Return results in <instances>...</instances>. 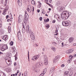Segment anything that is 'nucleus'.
<instances>
[{
  "instance_id": "f257e3e1",
  "label": "nucleus",
  "mask_w": 76,
  "mask_h": 76,
  "mask_svg": "<svg viewBox=\"0 0 76 76\" xmlns=\"http://www.w3.org/2000/svg\"><path fill=\"white\" fill-rule=\"evenodd\" d=\"M70 15H72V13L70 12H68L66 11L63 12L61 15V18L64 20L67 19L70 16Z\"/></svg>"
},
{
  "instance_id": "f03ea898",
  "label": "nucleus",
  "mask_w": 76,
  "mask_h": 76,
  "mask_svg": "<svg viewBox=\"0 0 76 76\" xmlns=\"http://www.w3.org/2000/svg\"><path fill=\"white\" fill-rule=\"evenodd\" d=\"M26 31L27 33H30V37L32 39H35V36H34V34L32 31H30L29 28H26Z\"/></svg>"
},
{
  "instance_id": "7ed1b4c3",
  "label": "nucleus",
  "mask_w": 76,
  "mask_h": 76,
  "mask_svg": "<svg viewBox=\"0 0 76 76\" xmlns=\"http://www.w3.org/2000/svg\"><path fill=\"white\" fill-rule=\"evenodd\" d=\"M68 71H66L64 72V76H72L73 73L71 71L70 69H68Z\"/></svg>"
},
{
  "instance_id": "20e7f679",
  "label": "nucleus",
  "mask_w": 76,
  "mask_h": 76,
  "mask_svg": "<svg viewBox=\"0 0 76 76\" xmlns=\"http://www.w3.org/2000/svg\"><path fill=\"white\" fill-rule=\"evenodd\" d=\"M60 55H58L56 57H55V58L53 59V63H56V62H57L59 60V59H60Z\"/></svg>"
},
{
  "instance_id": "39448f33",
  "label": "nucleus",
  "mask_w": 76,
  "mask_h": 76,
  "mask_svg": "<svg viewBox=\"0 0 76 76\" xmlns=\"http://www.w3.org/2000/svg\"><path fill=\"white\" fill-rule=\"evenodd\" d=\"M28 17L29 16L28 14H25V16H24V23L25 24L27 23L28 21Z\"/></svg>"
},
{
  "instance_id": "423d86ee",
  "label": "nucleus",
  "mask_w": 76,
  "mask_h": 76,
  "mask_svg": "<svg viewBox=\"0 0 76 76\" xmlns=\"http://www.w3.org/2000/svg\"><path fill=\"white\" fill-rule=\"evenodd\" d=\"M62 24L63 26H67L69 25V23L67 21H63L62 23Z\"/></svg>"
},
{
  "instance_id": "0eeeda50",
  "label": "nucleus",
  "mask_w": 76,
  "mask_h": 76,
  "mask_svg": "<svg viewBox=\"0 0 76 76\" xmlns=\"http://www.w3.org/2000/svg\"><path fill=\"white\" fill-rule=\"evenodd\" d=\"M22 19H23V16H22V15H20L18 17V22L19 23H20L22 21Z\"/></svg>"
},
{
  "instance_id": "6e6552de",
  "label": "nucleus",
  "mask_w": 76,
  "mask_h": 76,
  "mask_svg": "<svg viewBox=\"0 0 76 76\" xmlns=\"http://www.w3.org/2000/svg\"><path fill=\"white\" fill-rule=\"evenodd\" d=\"M31 5H28V8L27 9V10L30 13L31 12Z\"/></svg>"
},
{
  "instance_id": "1a4fd4ad",
  "label": "nucleus",
  "mask_w": 76,
  "mask_h": 76,
  "mask_svg": "<svg viewBox=\"0 0 76 76\" xmlns=\"http://www.w3.org/2000/svg\"><path fill=\"white\" fill-rule=\"evenodd\" d=\"M3 39L4 40V41H6V40H7V39H8L7 36V35H5L3 37Z\"/></svg>"
},
{
  "instance_id": "9d476101",
  "label": "nucleus",
  "mask_w": 76,
  "mask_h": 76,
  "mask_svg": "<svg viewBox=\"0 0 76 76\" xmlns=\"http://www.w3.org/2000/svg\"><path fill=\"white\" fill-rule=\"evenodd\" d=\"M3 47H4V49L5 50H7L8 49V47H7V45H3Z\"/></svg>"
},
{
  "instance_id": "9b49d317",
  "label": "nucleus",
  "mask_w": 76,
  "mask_h": 76,
  "mask_svg": "<svg viewBox=\"0 0 76 76\" xmlns=\"http://www.w3.org/2000/svg\"><path fill=\"white\" fill-rule=\"evenodd\" d=\"M20 0H18V3L19 6H22V0H20Z\"/></svg>"
},
{
  "instance_id": "f8f14e48",
  "label": "nucleus",
  "mask_w": 76,
  "mask_h": 76,
  "mask_svg": "<svg viewBox=\"0 0 76 76\" xmlns=\"http://www.w3.org/2000/svg\"><path fill=\"white\" fill-rule=\"evenodd\" d=\"M18 38H21V37H22V35H21V34L20 31H19L18 33Z\"/></svg>"
},
{
  "instance_id": "ddd939ff",
  "label": "nucleus",
  "mask_w": 76,
  "mask_h": 76,
  "mask_svg": "<svg viewBox=\"0 0 76 76\" xmlns=\"http://www.w3.org/2000/svg\"><path fill=\"white\" fill-rule=\"evenodd\" d=\"M74 39V38L73 37H71L69 38V42H73V40Z\"/></svg>"
},
{
  "instance_id": "4468645a",
  "label": "nucleus",
  "mask_w": 76,
  "mask_h": 76,
  "mask_svg": "<svg viewBox=\"0 0 76 76\" xmlns=\"http://www.w3.org/2000/svg\"><path fill=\"white\" fill-rule=\"evenodd\" d=\"M57 9L58 10V12H61V9H61V7L60 6L58 7L57 8Z\"/></svg>"
},
{
  "instance_id": "2eb2a0df",
  "label": "nucleus",
  "mask_w": 76,
  "mask_h": 76,
  "mask_svg": "<svg viewBox=\"0 0 76 76\" xmlns=\"http://www.w3.org/2000/svg\"><path fill=\"white\" fill-rule=\"evenodd\" d=\"M55 70V67H53L51 69L50 72L51 73H52V72Z\"/></svg>"
},
{
  "instance_id": "dca6fc26",
  "label": "nucleus",
  "mask_w": 76,
  "mask_h": 76,
  "mask_svg": "<svg viewBox=\"0 0 76 76\" xmlns=\"http://www.w3.org/2000/svg\"><path fill=\"white\" fill-rule=\"evenodd\" d=\"M32 60H33L34 61H35V60H37V57H36L35 56H34L32 58Z\"/></svg>"
},
{
  "instance_id": "f3484780",
  "label": "nucleus",
  "mask_w": 76,
  "mask_h": 76,
  "mask_svg": "<svg viewBox=\"0 0 76 76\" xmlns=\"http://www.w3.org/2000/svg\"><path fill=\"white\" fill-rule=\"evenodd\" d=\"M44 61H48V58H47V56L45 55L44 56Z\"/></svg>"
},
{
  "instance_id": "a211bd4d",
  "label": "nucleus",
  "mask_w": 76,
  "mask_h": 76,
  "mask_svg": "<svg viewBox=\"0 0 76 76\" xmlns=\"http://www.w3.org/2000/svg\"><path fill=\"white\" fill-rule=\"evenodd\" d=\"M44 63L45 66L48 64V61H44Z\"/></svg>"
},
{
  "instance_id": "6ab92c4d",
  "label": "nucleus",
  "mask_w": 76,
  "mask_h": 76,
  "mask_svg": "<svg viewBox=\"0 0 76 76\" xmlns=\"http://www.w3.org/2000/svg\"><path fill=\"white\" fill-rule=\"evenodd\" d=\"M31 3L32 4H33V5H36V4H35V1L34 0L31 1Z\"/></svg>"
},
{
  "instance_id": "aec40b11",
  "label": "nucleus",
  "mask_w": 76,
  "mask_h": 76,
  "mask_svg": "<svg viewBox=\"0 0 76 76\" xmlns=\"http://www.w3.org/2000/svg\"><path fill=\"white\" fill-rule=\"evenodd\" d=\"M25 31H26L25 28L23 27V28L22 29V32L23 34V33H25Z\"/></svg>"
},
{
  "instance_id": "412c9836",
  "label": "nucleus",
  "mask_w": 76,
  "mask_h": 76,
  "mask_svg": "<svg viewBox=\"0 0 76 76\" xmlns=\"http://www.w3.org/2000/svg\"><path fill=\"white\" fill-rule=\"evenodd\" d=\"M43 72L44 73V74H45V73H46V72H47V69H44Z\"/></svg>"
},
{
  "instance_id": "4be33fe9",
  "label": "nucleus",
  "mask_w": 76,
  "mask_h": 76,
  "mask_svg": "<svg viewBox=\"0 0 76 76\" xmlns=\"http://www.w3.org/2000/svg\"><path fill=\"white\" fill-rule=\"evenodd\" d=\"M46 27L47 28V29L49 28H50V25L48 24H46Z\"/></svg>"
},
{
  "instance_id": "5701e85b",
  "label": "nucleus",
  "mask_w": 76,
  "mask_h": 76,
  "mask_svg": "<svg viewBox=\"0 0 76 76\" xmlns=\"http://www.w3.org/2000/svg\"><path fill=\"white\" fill-rule=\"evenodd\" d=\"M74 50L73 49H70V50H69V51L70 53H72L73 52V51Z\"/></svg>"
},
{
  "instance_id": "b1692460",
  "label": "nucleus",
  "mask_w": 76,
  "mask_h": 76,
  "mask_svg": "<svg viewBox=\"0 0 76 76\" xmlns=\"http://www.w3.org/2000/svg\"><path fill=\"white\" fill-rule=\"evenodd\" d=\"M51 49L53 51H54V52H55L56 51V48L54 47H53L51 48Z\"/></svg>"
},
{
  "instance_id": "393cba45",
  "label": "nucleus",
  "mask_w": 76,
  "mask_h": 76,
  "mask_svg": "<svg viewBox=\"0 0 76 76\" xmlns=\"http://www.w3.org/2000/svg\"><path fill=\"white\" fill-rule=\"evenodd\" d=\"M7 1H5L4 6H7Z\"/></svg>"
},
{
  "instance_id": "a878e982",
  "label": "nucleus",
  "mask_w": 76,
  "mask_h": 76,
  "mask_svg": "<svg viewBox=\"0 0 76 76\" xmlns=\"http://www.w3.org/2000/svg\"><path fill=\"white\" fill-rule=\"evenodd\" d=\"M10 44L11 46H12L13 45V42L12 41L10 42Z\"/></svg>"
},
{
  "instance_id": "bb28decb",
  "label": "nucleus",
  "mask_w": 76,
  "mask_h": 76,
  "mask_svg": "<svg viewBox=\"0 0 76 76\" xmlns=\"http://www.w3.org/2000/svg\"><path fill=\"white\" fill-rule=\"evenodd\" d=\"M66 52L67 54H70V50H67Z\"/></svg>"
},
{
  "instance_id": "cd10ccee",
  "label": "nucleus",
  "mask_w": 76,
  "mask_h": 76,
  "mask_svg": "<svg viewBox=\"0 0 76 76\" xmlns=\"http://www.w3.org/2000/svg\"><path fill=\"white\" fill-rule=\"evenodd\" d=\"M1 51H4L5 50V49H4V47H3V46L1 48Z\"/></svg>"
},
{
  "instance_id": "c85d7f7f",
  "label": "nucleus",
  "mask_w": 76,
  "mask_h": 76,
  "mask_svg": "<svg viewBox=\"0 0 76 76\" xmlns=\"http://www.w3.org/2000/svg\"><path fill=\"white\" fill-rule=\"evenodd\" d=\"M35 56L36 57L37 60L38 58L39 57V55H36Z\"/></svg>"
},
{
  "instance_id": "c756f323",
  "label": "nucleus",
  "mask_w": 76,
  "mask_h": 76,
  "mask_svg": "<svg viewBox=\"0 0 76 76\" xmlns=\"http://www.w3.org/2000/svg\"><path fill=\"white\" fill-rule=\"evenodd\" d=\"M28 61H29V51H28Z\"/></svg>"
},
{
  "instance_id": "7c9ffc66",
  "label": "nucleus",
  "mask_w": 76,
  "mask_h": 76,
  "mask_svg": "<svg viewBox=\"0 0 76 76\" xmlns=\"http://www.w3.org/2000/svg\"><path fill=\"white\" fill-rule=\"evenodd\" d=\"M12 48L13 49V50L14 52H15L16 51V49L15 48L13 47Z\"/></svg>"
},
{
  "instance_id": "2f4dec72",
  "label": "nucleus",
  "mask_w": 76,
  "mask_h": 76,
  "mask_svg": "<svg viewBox=\"0 0 76 76\" xmlns=\"http://www.w3.org/2000/svg\"><path fill=\"white\" fill-rule=\"evenodd\" d=\"M44 75V73L42 72V73L40 75V76H42Z\"/></svg>"
},
{
  "instance_id": "473e14b6",
  "label": "nucleus",
  "mask_w": 76,
  "mask_h": 76,
  "mask_svg": "<svg viewBox=\"0 0 76 76\" xmlns=\"http://www.w3.org/2000/svg\"><path fill=\"white\" fill-rule=\"evenodd\" d=\"M58 28H56V29L55 30V33H57L58 32Z\"/></svg>"
},
{
  "instance_id": "72a5a7b5",
  "label": "nucleus",
  "mask_w": 76,
  "mask_h": 76,
  "mask_svg": "<svg viewBox=\"0 0 76 76\" xmlns=\"http://www.w3.org/2000/svg\"><path fill=\"white\" fill-rule=\"evenodd\" d=\"M72 62V60L70 59H69L68 60V63H71Z\"/></svg>"
},
{
  "instance_id": "f704fd0d",
  "label": "nucleus",
  "mask_w": 76,
  "mask_h": 76,
  "mask_svg": "<svg viewBox=\"0 0 76 76\" xmlns=\"http://www.w3.org/2000/svg\"><path fill=\"white\" fill-rule=\"evenodd\" d=\"M42 12L43 14H45V11H44V10H42Z\"/></svg>"
},
{
  "instance_id": "c9c22d12",
  "label": "nucleus",
  "mask_w": 76,
  "mask_h": 76,
  "mask_svg": "<svg viewBox=\"0 0 76 76\" xmlns=\"http://www.w3.org/2000/svg\"><path fill=\"white\" fill-rule=\"evenodd\" d=\"M8 9H9L8 8H6L4 9V10H5L6 11H6H7V10H8Z\"/></svg>"
},
{
  "instance_id": "e433bc0d",
  "label": "nucleus",
  "mask_w": 76,
  "mask_h": 76,
  "mask_svg": "<svg viewBox=\"0 0 76 76\" xmlns=\"http://www.w3.org/2000/svg\"><path fill=\"white\" fill-rule=\"evenodd\" d=\"M57 19L58 21V22H60V19H59V18H57Z\"/></svg>"
},
{
  "instance_id": "4c0bfd02",
  "label": "nucleus",
  "mask_w": 76,
  "mask_h": 76,
  "mask_svg": "<svg viewBox=\"0 0 76 76\" xmlns=\"http://www.w3.org/2000/svg\"><path fill=\"white\" fill-rule=\"evenodd\" d=\"M39 19L40 20H42V17H40L39 18Z\"/></svg>"
},
{
  "instance_id": "58836bf2",
  "label": "nucleus",
  "mask_w": 76,
  "mask_h": 76,
  "mask_svg": "<svg viewBox=\"0 0 76 76\" xmlns=\"http://www.w3.org/2000/svg\"><path fill=\"white\" fill-rule=\"evenodd\" d=\"M15 57H18V52H17L15 56Z\"/></svg>"
},
{
  "instance_id": "ea45409f",
  "label": "nucleus",
  "mask_w": 76,
  "mask_h": 76,
  "mask_svg": "<svg viewBox=\"0 0 76 76\" xmlns=\"http://www.w3.org/2000/svg\"><path fill=\"white\" fill-rule=\"evenodd\" d=\"M39 64L40 66H42V63L40 62L39 63Z\"/></svg>"
},
{
  "instance_id": "a19ab883",
  "label": "nucleus",
  "mask_w": 76,
  "mask_h": 76,
  "mask_svg": "<svg viewBox=\"0 0 76 76\" xmlns=\"http://www.w3.org/2000/svg\"><path fill=\"white\" fill-rule=\"evenodd\" d=\"M61 46L62 47H64V45H63V42H62L61 43Z\"/></svg>"
},
{
  "instance_id": "79ce46f5",
  "label": "nucleus",
  "mask_w": 76,
  "mask_h": 76,
  "mask_svg": "<svg viewBox=\"0 0 76 76\" xmlns=\"http://www.w3.org/2000/svg\"><path fill=\"white\" fill-rule=\"evenodd\" d=\"M8 31H9V32H10V31L11 30H10V28H9V27H8Z\"/></svg>"
},
{
  "instance_id": "37998d69",
  "label": "nucleus",
  "mask_w": 76,
  "mask_h": 76,
  "mask_svg": "<svg viewBox=\"0 0 76 76\" xmlns=\"http://www.w3.org/2000/svg\"><path fill=\"white\" fill-rule=\"evenodd\" d=\"M46 22H49V19L48 18L47 19H46Z\"/></svg>"
},
{
  "instance_id": "c03bdc74",
  "label": "nucleus",
  "mask_w": 76,
  "mask_h": 76,
  "mask_svg": "<svg viewBox=\"0 0 76 76\" xmlns=\"http://www.w3.org/2000/svg\"><path fill=\"white\" fill-rule=\"evenodd\" d=\"M61 67H64V64H62L61 65Z\"/></svg>"
},
{
  "instance_id": "a18cd8bd",
  "label": "nucleus",
  "mask_w": 76,
  "mask_h": 76,
  "mask_svg": "<svg viewBox=\"0 0 76 76\" xmlns=\"http://www.w3.org/2000/svg\"><path fill=\"white\" fill-rule=\"evenodd\" d=\"M14 64V66H16V62H15Z\"/></svg>"
},
{
  "instance_id": "49530a36",
  "label": "nucleus",
  "mask_w": 76,
  "mask_h": 76,
  "mask_svg": "<svg viewBox=\"0 0 76 76\" xmlns=\"http://www.w3.org/2000/svg\"><path fill=\"white\" fill-rule=\"evenodd\" d=\"M6 18V19H7L9 18V15H7Z\"/></svg>"
},
{
  "instance_id": "de8ad7c7",
  "label": "nucleus",
  "mask_w": 76,
  "mask_h": 76,
  "mask_svg": "<svg viewBox=\"0 0 76 76\" xmlns=\"http://www.w3.org/2000/svg\"><path fill=\"white\" fill-rule=\"evenodd\" d=\"M53 44H54V45H56V42H54L53 43Z\"/></svg>"
},
{
  "instance_id": "09e8293b",
  "label": "nucleus",
  "mask_w": 76,
  "mask_h": 76,
  "mask_svg": "<svg viewBox=\"0 0 76 76\" xmlns=\"http://www.w3.org/2000/svg\"><path fill=\"white\" fill-rule=\"evenodd\" d=\"M15 60H16L18 59V57H15Z\"/></svg>"
},
{
  "instance_id": "8fccbe9b",
  "label": "nucleus",
  "mask_w": 76,
  "mask_h": 76,
  "mask_svg": "<svg viewBox=\"0 0 76 76\" xmlns=\"http://www.w3.org/2000/svg\"><path fill=\"white\" fill-rule=\"evenodd\" d=\"M53 23H55L56 22V20H54L53 21Z\"/></svg>"
},
{
  "instance_id": "3c124183",
  "label": "nucleus",
  "mask_w": 76,
  "mask_h": 76,
  "mask_svg": "<svg viewBox=\"0 0 76 76\" xmlns=\"http://www.w3.org/2000/svg\"><path fill=\"white\" fill-rule=\"evenodd\" d=\"M37 11L38 13H39V12H40V10H38Z\"/></svg>"
},
{
  "instance_id": "603ef678",
  "label": "nucleus",
  "mask_w": 76,
  "mask_h": 76,
  "mask_svg": "<svg viewBox=\"0 0 76 76\" xmlns=\"http://www.w3.org/2000/svg\"><path fill=\"white\" fill-rule=\"evenodd\" d=\"M69 58H72V56H71L69 57Z\"/></svg>"
},
{
  "instance_id": "864d4df0",
  "label": "nucleus",
  "mask_w": 76,
  "mask_h": 76,
  "mask_svg": "<svg viewBox=\"0 0 76 76\" xmlns=\"http://www.w3.org/2000/svg\"><path fill=\"white\" fill-rule=\"evenodd\" d=\"M25 14L26 15H27V14H27V12H26V11H25Z\"/></svg>"
},
{
  "instance_id": "5fc2aeb1",
  "label": "nucleus",
  "mask_w": 76,
  "mask_h": 76,
  "mask_svg": "<svg viewBox=\"0 0 76 76\" xmlns=\"http://www.w3.org/2000/svg\"><path fill=\"white\" fill-rule=\"evenodd\" d=\"M7 22H10V19H8L7 20Z\"/></svg>"
},
{
  "instance_id": "6e6d98bb",
  "label": "nucleus",
  "mask_w": 76,
  "mask_h": 76,
  "mask_svg": "<svg viewBox=\"0 0 76 76\" xmlns=\"http://www.w3.org/2000/svg\"><path fill=\"white\" fill-rule=\"evenodd\" d=\"M34 7H33V10H32L33 12H34Z\"/></svg>"
},
{
  "instance_id": "4d7b16f0",
  "label": "nucleus",
  "mask_w": 76,
  "mask_h": 76,
  "mask_svg": "<svg viewBox=\"0 0 76 76\" xmlns=\"http://www.w3.org/2000/svg\"><path fill=\"white\" fill-rule=\"evenodd\" d=\"M56 15H54V18H57V17H56Z\"/></svg>"
},
{
  "instance_id": "13d9d810",
  "label": "nucleus",
  "mask_w": 76,
  "mask_h": 76,
  "mask_svg": "<svg viewBox=\"0 0 76 76\" xmlns=\"http://www.w3.org/2000/svg\"><path fill=\"white\" fill-rule=\"evenodd\" d=\"M50 3H51L52 2V0H49Z\"/></svg>"
},
{
  "instance_id": "bf43d9fd",
  "label": "nucleus",
  "mask_w": 76,
  "mask_h": 76,
  "mask_svg": "<svg viewBox=\"0 0 76 76\" xmlns=\"http://www.w3.org/2000/svg\"><path fill=\"white\" fill-rule=\"evenodd\" d=\"M18 73H15V75L16 76H17V75H18Z\"/></svg>"
},
{
  "instance_id": "052dcab7",
  "label": "nucleus",
  "mask_w": 76,
  "mask_h": 76,
  "mask_svg": "<svg viewBox=\"0 0 76 76\" xmlns=\"http://www.w3.org/2000/svg\"><path fill=\"white\" fill-rule=\"evenodd\" d=\"M19 70H18L17 71V73L18 74V73H19Z\"/></svg>"
},
{
  "instance_id": "680f3d73",
  "label": "nucleus",
  "mask_w": 76,
  "mask_h": 76,
  "mask_svg": "<svg viewBox=\"0 0 76 76\" xmlns=\"http://www.w3.org/2000/svg\"><path fill=\"white\" fill-rule=\"evenodd\" d=\"M3 12L6 13V10H4V11H3Z\"/></svg>"
},
{
  "instance_id": "e2e57ef3",
  "label": "nucleus",
  "mask_w": 76,
  "mask_h": 76,
  "mask_svg": "<svg viewBox=\"0 0 76 76\" xmlns=\"http://www.w3.org/2000/svg\"><path fill=\"white\" fill-rule=\"evenodd\" d=\"M20 75H21V73H20L19 74L18 76H20Z\"/></svg>"
},
{
  "instance_id": "0e129e2a",
  "label": "nucleus",
  "mask_w": 76,
  "mask_h": 76,
  "mask_svg": "<svg viewBox=\"0 0 76 76\" xmlns=\"http://www.w3.org/2000/svg\"><path fill=\"white\" fill-rule=\"evenodd\" d=\"M48 10H49L50 11V10H51V9L50 8H49L48 9Z\"/></svg>"
},
{
  "instance_id": "69168bd1",
  "label": "nucleus",
  "mask_w": 76,
  "mask_h": 76,
  "mask_svg": "<svg viewBox=\"0 0 76 76\" xmlns=\"http://www.w3.org/2000/svg\"><path fill=\"white\" fill-rule=\"evenodd\" d=\"M73 45L74 46H75L76 45V43H74L73 44Z\"/></svg>"
},
{
  "instance_id": "338daca9",
  "label": "nucleus",
  "mask_w": 76,
  "mask_h": 76,
  "mask_svg": "<svg viewBox=\"0 0 76 76\" xmlns=\"http://www.w3.org/2000/svg\"><path fill=\"white\" fill-rule=\"evenodd\" d=\"M41 5H38V7H41Z\"/></svg>"
},
{
  "instance_id": "774afa93",
  "label": "nucleus",
  "mask_w": 76,
  "mask_h": 76,
  "mask_svg": "<svg viewBox=\"0 0 76 76\" xmlns=\"http://www.w3.org/2000/svg\"><path fill=\"white\" fill-rule=\"evenodd\" d=\"M74 57H76V54H74Z\"/></svg>"
}]
</instances>
